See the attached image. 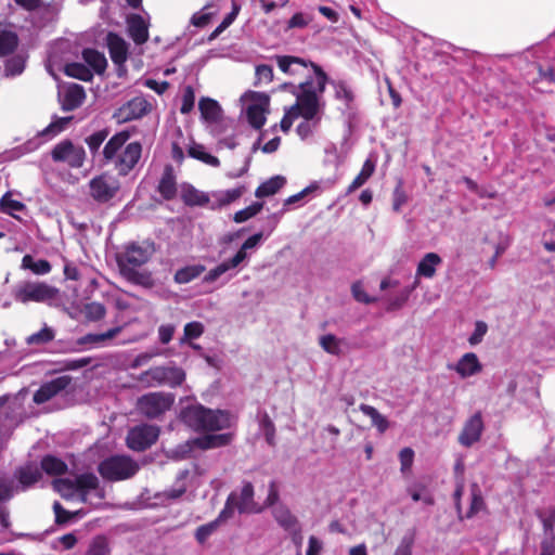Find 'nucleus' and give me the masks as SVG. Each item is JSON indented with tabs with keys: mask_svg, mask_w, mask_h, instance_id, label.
<instances>
[{
	"mask_svg": "<svg viewBox=\"0 0 555 555\" xmlns=\"http://www.w3.org/2000/svg\"><path fill=\"white\" fill-rule=\"evenodd\" d=\"M317 78L302 81L304 99L301 111L302 121L297 125L296 132L302 139H307L320 127L326 108L324 92L328 82V76L322 67H315Z\"/></svg>",
	"mask_w": 555,
	"mask_h": 555,
	"instance_id": "f257e3e1",
	"label": "nucleus"
},
{
	"mask_svg": "<svg viewBox=\"0 0 555 555\" xmlns=\"http://www.w3.org/2000/svg\"><path fill=\"white\" fill-rule=\"evenodd\" d=\"M130 134L120 131L108 139L102 150L104 164H112L119 176H128L139 164L142 156V144L138 141L128 144Z\"/></svg>",
	"mask_w": 555,
	"mask_h": 555,
	"instance_id": "f03ea898",
	"label": "nucleus"
},
{
	"mask_svg": "<svg viewBox=\"0 0 555 555\" xmlns=\"http://www.w3.org/2000/svg\"><path fill=\"white\" fill-rule=\"evenodd\" d=\"M182 420L190 428L198 433L219 431L233 425L229 412L211 410L202 404L186 408L182 412Z\"/></svg>",
	"mask_w": 555,
	"mask_h": 555,
	"instance_id": "7ed1b4c3",
	"label": "nucleus"
},
{
	"mask_svg": "<svg viewBox=\"0 0 555 555\" xmlns=\"http://www.w3.org/2000/svg\"><path fill=\"white\" fill-rule=\"evenodd\" d=\"M151 256L152 250L149 247L131 242L117 255V264L127 280L139 282L141 275L137 269L145 264Z\"/></svg>",
	"mask_w": 555,
	"mask_h": 555,
	"instance_id": "20e7f679",
	"label": "nucleus"
},
{
	"mask_svg": "<svg viewBox=\"0 0 555 555\" xmlns=\"http://www.w3.org/2000/svg\"><path fill=\"white\" fill-rule=\"evenodd\" d=\"M254 486L250 481H243L240 493L231 492L225 501L219 519H229L235 511L240 514H259L263 507L254 500Z\"/></svg>",
	"mask_w": 555,
	"mask_h": 555,
	"instance_id": "39448f33",
	"label": "nucleus"
},
{
	"mask_svg": "<svg viewBox=\"0 0 555 555\" xmlns=\"http://www.w3.org/2000/svg\"><path fill=\"white\" fill-rule=\"evenodd\" d=\"M140 466L128 455H112L99 464L100 475L108 481H119L133 477Z\"/></svg>",
	"mask_w": 555,
	"mask_h": 555,
	"instance_id": "423d86ee",
	"label": "nucleus"
},
{
	"mask_svg": "<svg viewBox=\"0 0 555 555\" xmlns=\"http://www.w3.org/2000/svg\"><path fill=\"white\" fill-rule=\"evenodd\" d=\"M137 380L145 387L167 385L175 388L183 384L185 373L177 366H153L142 372Z\"/></svg>",
	"mask_w": 555,
	"mask_h": 555,
	"instance_id": "0eeeda50",
	"label": "nucleus"
},
{
	"mask_svg": "<svg viewBox=\"0 0 555 555\" xmlns=\"http://www.w3.org/2000/svg\"><path fill=\"white\" fill-rule=\"evenodd\" d=\"M57 289L43 282H20L12 291L15 301L27 304L30 301L43 302L54 299Z\"/></svg>",
	"mask_w": 555,
	"mask_h": 555,
	"instance_id": "6e6552de",
	"label": "nucleus"
},
{
	"mask_svg": "<svg viewBox=\"0 0 555 555\" xmlns=\"http://www.w3.org/2000/svg\"><path fill=\"white\" fill-rule=\"evenodd\" d=\"M89 196L98 204H107L113 201L119 190L120 182L119 180L108 173L103 172L98 176H94L88 183Z\"/></svg>",
	"mask_w": 555,
	"mask_h": 555,
	"instance_id": "1a4fd4ad",
	"label": "nucleus"
},
{
	"mask_svg": "<svg viewBox=\"0 0 555 555\" xmlns=\"http://www.w3.org/2000/svg\"><path fill=\"white\" fill-rule=\"evenodd\" d=\"M175 403V396L165 392H150L138 399L137 408L147 418H157L169 411Z\"/></svg>",
	"mask_w": 555,
	"mask_h": 555,
	"instance_id": "9d476101",
	"label": "nucleus"
},
{
	"mask_svg": "<svg viewBox=\"0 0 555 555\" xmlns=\"http://www.w3.org/2000/svg\"><path fill=\"white\" fill-rule=\"evenodd\" d=\"M241 100L247 103L246 118L248 124L255 129H260L267 120L266 112L269 107V96L261 92L247 91Z\"/></svg>",
	"mask_w": 555,
	"mask_h": 555,
	"instance_id": "9b49d317",
	"label": "nucleus"
},
{
	"mask_svg": "<svg viewBox=\"0 0 555 555\" xmlns=\"http://www.w3.org/2000/svg\"><path fill=\"white\" fill-rule=\"evenodd\" d=\"M272 60L276 62V65L283 73L291 76H305L304 81L315 79V67H320L311 61L293 55H274Z\"/></svg>",
	"mask_w": 555,
	"mask_h": 555,
	"instance_id": "f8f14e48",
	"label": "nucleus"
},
{
	"mask_svg": "<svg viewBox=\"0 0 555 555\" xmlns=\"http://www.w3.org/2000/svg\"><path fill=\"white\" fill-rule=\"evenodd\" d=\"M51 157L54 162L65 163L70 168H81L86 160V151L70 140H63L53 147Z\"/></svg>",
	"mask_w": 555,
	"mask_h": 555,
	"instance_id": "ddd939ff",
	"label": "nucleus"
},
{
	"mask_svg": "<svg viewBox=\"0 0 555 555\" xmlns=\"http://www.w3.org/2000/svg\"><path fill=\"white\" fill-rule=\"evenodd\" d=\"M158 435L159 430L156 426H135L128 431L127 446L133 451H144L156 442Z\"/></svg>",
	"mask_w": 555,
	"mask_h": 555,
	"instance_id": "4468645a",
	"label": "nucleus"
},
{
	"mask_svg": "<svg viewBox=\"0 0 555 555\" xmlns=\"http://www.w3.org/2000/svg\"><path fill=\"white\" fill-rule=\"evenodd\" d=\"M483 430L485 424L482 414L480 411H477L465 421L459 435V442L465 448H470L480 440Z\"/></svg>",
	"mask_w": 555,
	"mask_h": 555,
	"instance_id": "2eb2a0df",
	"label": "nucleus"
},
{
	"mask_svg": "<svg viewBox=\"0 0 555 555\" xmlns=\"http://www.w3.org/2000/svg\"><path fill=\"white\" fill-rule=\"evenodd\" d=\"M282 89L291 91L296 98V102L285 109L284 116L280 122L282 131L287 132L294 120L300 116L299 111H301V100L304 99L302 81L298 85L285 82L282 85Z\"/></svg>",
	"mask_w": 555,
	"mask_h": 555,
	"instance_id": "dca6fc26",
	"label": "nucleus"
},
{
	"mask_svg": "<svg viewBox=\"0 0 555 555\" xmlns=\"http://www.w3.org/2000/svg\"><path fill=\"white\" fill-rule=\"evenodd\" d=\"M106 47L112 62L118 67H122L128 60L129 44L118 34L109 31L106 35Z\"/></svg>",
	"mask_w": 555,
	"mask_h": 555,
	"instance_id": "f3484780",
	"label": "nucleus"
},
{
	"mask_svg": "<svg viewBox=\"0 0 555 555\" xmlns=\"http://www.w3.org/2000/svg\"><path fill=\"white\" fill-rule=\"evenodd\" d=\"M68 385L69 378L67 376H60L47 382L34 393V402L42 404L65 390Z\"/></svg>",
	"mask_w": 555,
	"mask_h": 555,
	"instance_id": "a211bd4d",
	"label": "nucleus"
},
{
	"mask_svg": "<svg viewBox=\"0 0 555 555\" xmlns=\"http://www.w3.org/2000/svg\"><path fill=\"white\" fill-rule=\"evenodd\" d=\"M86 100V92L82 86L70 83L60 94L61 108L64 112H72L80 107Z\"/></svg>",
	"mask_w": 555,
	"mask_h": 555,
	"instance_id": "6ab92c4d",
	"label": "nucleus"
},
{
	"mask_svg": "<svg viewBox=\"0 0 555 555\" xmlns=\"http://www.w3.org/2000/svg\"><path fill=\"white\" fill-rule=\"evenodd\" d=\"M150 24L140 14H132L127 18V31L132 41L141 46L149 40Z\"/></svg>",
	"mask_w": 555,
	"mask_h": 555,
	"instance_id": "aec40b11",
	"label": "nucleus"
},
{
	"mask_svg": "<svg viewBox=\"0 0 555 555\" xmlns=\"http://www.w3.org/2000/svg\"><path fill=\"white\" fill-rule=\"evenodd\" d=\"M151 107V103L145 98L134 96L120 108V112L124 120L129 121L142 118Z\"/></svg>",
	"mask_w": 555,
	"mask_h": 555,
	"instance_id": "412c9836",
	"label": "nucleus"
},
{
	"mask_svg": "<svg viewBox=\"0 0 555 555\" xmlns=\"http://www.w3.org/2000/svg\"><path fill=\"white\" fill-rule=\"evenodd\" d=\"M247 259L248 253H244L243 250L238 249L237 253L232 258L227 259L219 263L218 266H216L215 268L210 269L205 276V281L209 283L215 282L222 274L240 267Z\"/></svg>",
	"mask_w": 555,
	"mask_h": 555,
	"instance_id": "4be33fe9",
	"label": "nucleus"
},
{
	"mask_svg": "<svg viewBox=\"0 0 555 555\" xmlns=\"http://www.w3.org/2000/svg\"><path fill=\"white\" fill-rule=\"evenodd\" d=\"M449 367L454 370L462 378L474 376L482 370V365L474 352L465 353L453 366Z\"/></svg>",
	"mask_w": 555,
	"mask_h": 555,
	"instance_id": "5701e85b",
	"label": "nucleus"
},
{
	"mask_svg": "<svg viewBox=\"0 0 555 555\" xmlns=\"http://www.w3.org/2000/svg\"><path fill=\"white\" fill-rule=\"evenodd\" d=\"M157 192L165 201H172L177 195V181L171 165L164 168L163 175L158 181Z\"/></svg>",
	"mask_w": 555,
	"mask_h": 555,
	"instance_id": "b1692460",
	"label": "nucleus"
},
{
	"mask_svg": "<svg viewBox=\"0 0 555 555\" xmlns=\"http://www.w3.org/2000/svg\"><path fill=\"white\" fill-rule=\"evenodd\" d=\"M233 437L232 433L205 435L193 439L191 443L201 450H208L229 446Z\"/></svg>",
	"mask_w": 555,
	"mask_h": 555,
	"instance_id": "393cba45",
	"label": "nucleus"
},
{
	"mask_svg": "<svg viewBox=\"0 0 555 555\" xmlns=\"http://www.w3.org/2000/svg\"><path fill=\"white\" fill-rule=\"evenodd\" d=\"M330 83L334 89L335 100L344 104V111H353L356 94L351 87L344 80H332Z\"/></svg>",
	"mask_w": 555,
	"mask_h": 555,
	"instance_id": "a878e982",
	"label": "nucleus"
},
{
	"mask_svg": "<svg viewBox=\"0 0 555 555\" xmlns=\"http://www.w3.org/2000/svg\"><path fill=\"white\" fill-rule=\"evenodd\" d=\"M81 55L86 66L92 70L93 75H102L105 73L107 68V60L104 53L92 48H86L82 50Z\"/></svg>",
	"mask_w": 555,
	"mask_h": 555,
	"instance_id": "bb28decb",
	"label": "nucleus"
},
{
	"mask_svg": "<svg viewBox=\"0 0 555 555\" xmlns=\"http://www.w3.org/2000/svg\"><path fill=\"white\" fill-rule=\"evenodd\" d=\"M272 516L278 525L286 532L300 526L297 517L284 504H278L273 507Z\"/></svg>",
	"mask_w": 555,
	"mask_h": 555,
	"instance_id": "cd10ccee",
	"label": "nucleus"
},
{
	"mask_svg": "<svg viewBox=\"0 0 555 555\" xmlns=\"http://www.w3.org/2000/svg\"><path fill=\"white\" fill-rule=\"evenodd\" d=\"M18 482L23 490H26L33 487L41 479V470L35 464H27L25 466L20 467L15 473Z\"/></svg>",
	"mask_w": 555,
	"mask_h": 555,
	"instance_id": "c85d7f7f",
	"label": "nucleus"
},
{
	"mask_svg": "<svg viewBox=\"0 0 555 555\" xmlns=\"http://www.w3.org/2000/svg\"><path fill=\"white\" fill-rule=\"evenodd\" d=\"M75 480L78 490V500L81 503H86L90 492L99 488V479L94 474L88 473L77 476Z\"/></svg>",
	"mask_w": 555,
	"mask_h": 555,
	"instance_id": "c756f323",
	"label": "nucleus"
},
{
	"mask_svg": "<svg viewBox=\"0 0 555 555\" xmlns=\"http://www.w3.org/2000/svg\"><path fill=\"white\" fill-rule=\"evenodd\" d=\"M442 259L436 253H427L418 262L416 275L425 279H431L436 274L437 267L441 264Z\"/></svg>",
	"mask_w": 555,
	"mask_h": 555,
	"instance_id": "7c9ffc66",
	"label": "nucleus"
},
{
	"mask_svg": "<svg viewBox=\"0 0 555 555\" xmlns=\"http://www.w3.org/2000/svg\"><path fill=\"white\" fill-rule=\"evenodd\" d=\"M181 199L186 206H205L209 203L207 194L198 191L189 183H183L181 185Z\"/></svg>",
	"mask_w": 555,
	"mask_h": 555,
	"instance_id": "2f4dec72",
	"label": "nucleus"
},
{
	"mask_svg": "<svg viewBox=\"0 0 555 555\" xmlns=\"http://www.w3.org/2000/svg\"><path fill=\"white\" fill-rule=\"evenodd\" d=\"M27 55L25 53H16L4 62V76L16 77L23 74L26 68Z\"/></svg>",
	"mask_w": 555,
	"mask_h": 555,
	"instance_id": "473e14b6",
	"label": "nucleus"
},
{
	"mask_svg": "<svg viewBox=\"0 0 555 555\" xmlns=\"http://www.w3.org/2000/svg\"><path fill=\"white\" fill-rule=\"evenodd\" d=\"M286 183L283 176H274L262 182L255 192L256 197L262 198L276 194Z\"/></svg>",
	"mask_w": 555,
	"mask_h": 555,
	"instance_id": "72a5a7b5",
	"label": "nucleus"
},
{
	"mask_svg": "<svg viewBox=\"0 0 555 555\" xmlns=\"http://www.w3.org/2000/svg\"><path fill=\"white\" fill-rule=\"evenodd\" d=\"M20 42L18 36L13 30L0 29V57L12 54Z\"/></svg>",
	"mask_w": 555,
	"mask_h": 555,
	"instance_id": "f704fd0d",
	"label": "nucleus"
},
{
	"mask_svg": "<svg viewBox=\"0 0 555 555\" xmlns=\"http://www.w3.org/2000/svg\"><path fill=\"white\" fill-rule=\"evenodd\" d=\"M73 118V116H54L52 121L39 133V135L44 137L47 140L54 138L67 128Z\"/></svg>",
	"mask_w": 555,
	"mask_h": 555,
	"instance_id": "c9c22d12",
	"label": "nucleus"
},
{
	"mask_svg": "<svg viewBox=\"0 0 555 555\" xmlns=\"http://www.w3.org/2000/svg\"><path fill=\"white\" fill-rule=\"evenodd\" d=\"M359 409L364 415L371 418L372 425L377 428L379 434H384L388 429V420L382 415L377 409L365 403L360 404Z\"/></svg>",
	"mask_w": 555,
	"mask_h": 555,
	"instance_id": "e433bc0d",
	"label": "nucleus"
},
{
	"mask_svg": "<svg viewBox=\"0 0 555 555\" xmlns=\"http://www.w3.org/2000/svg\"><path fill=\"white\" fill-rule=\"evenodd\" d=\"M202 117L207 121L218 120L221 108L216 100L210 98H202L198 103Z\"/></svg>",
	"mask_w": 555,
	"mask_h": 555,
	"instance_id": "4c0bfd02",
	"label": "nucleus"
},
{
	"mask_svg": "<svg viewBox=\"0 0 555 555\" xmlns=\"http://www.w3.org/2000/svg\"><path fill=\"white\" fill-rule=\"evenodd\" d=\"M64 74L68 77L76 78L82 81H91L93 79L92 70L86 64L72 62L67 63L64 67Z\"/></svg>",
	"mask_w": 555,
	"mask_h": 555,
	"instance_id": "58836bf2",
	"label": "nucleus"
},
{
	"mask_svg": "<svg viewBox=\"0 0 555 555\" xmlns=\"http://www.w3.org/2000/svg\"><path fill=\"white\" fill-rule=\"evenodd\" d=\"M22 268L30 270L38 275L48 274L52 267L46 259H35L31 255H25L22 259Z\"/></svg>",
	"mask_w": 555,
	"mask_h": 555,
	"instance_id": "ea45409f",
	"label": "nucleus"
},
{
	"mask_svg": "<svg viewBox=\"0 0 555 555\" xmlns=\"http://www.w3.org/2000/svg\"><path fill=\"white\" fill-rule=\"evenodd\" d=\"M115 326L100 334H89L87 340L92 344H101L116 337L130 322H121L118 317L114 320Z\"/></svg>",
	"mask_w": 555,
	"mask_h": 555,
	"instance_id": "a19ab883",
	"label": "nucleus"
},
{
	"mask_svg": "<svg viewBox=\"0 0 555 555\" xmlns=\"http://www.w3.org/2000/svg\"><path fill=\"white\" fill-rule=\"evenodd\" d=\"M41 469L48 475L57 476L66 473L67 465L54 455H46L41 460Z\"/></svg>",
	"mask_w": 555,
	"mask_h": 555,
	"instance_id": "79ce46f5",
	"label": "nucleus"
},
{
	"mask_svg": "<svg viewBox=\"0 0 555 555\" xmlns=\"http://www.w3.org/2000/svg\"><path fill=\"white\" fill-rule=\"evenodd\" d=\"M375 171V162L367 158L362 168L361 171L358 173V176L353 179V181L348 186L347 193H352L359 188H361L374 173Z\"/></svg>",
	"mask_w": 555,
	"mask_h": 555,
	"instance_id": "37998d69",
	"label": "nucleus"
},
{
	"mask_svg": "<svg viewBox=\"0 0 555 555\" xmlns=\"http://www.w3.org/2000/svg\"><path fill=\"white\" fill-rule=\"evenodd\" d=\"M26 209V205L21 201L14 199L10 192H7L0 199V210L12 217H17L18 212Z\"/></svg>",
	"mask_w": 555,
	"mask_h": 555,
	"instance_id": "c03bdc74",
	"label": "nucleus"
},
{
	"mask_svg": "<svg viewBox=\"0 0 555 555\" xmlns=\"http://www.w3.org/2000/svg\"><path fill=\"white\" fill-rule=\"evenodd\" d=\"M108 134H109V129L103 128V129H100V130L91 133L90 135H88L85 139V142L90 151V154L93 157H95L96 155L100 154V149H101L102 144L104 143V141L107 139Z\"/></svg>",
	"mask_w": 555,
	"mask_h": 555,
	"instance_id": "a18cd8bd",
	"label": "nucleus"
},
{
	"mask_svg": "<svg viewBox=\"0 0 555 555\" xmlns=\"http://www.w3.org/2000/svg\"><path fill=\"white\" fill-rule=\"evenodd\" d=\"M319 344L321 348L332 354V356H340L343 353L341 345L344 344V339L336 337L333 334H326L319 338Z\"/></svg>",
	"mask_w": 555,
	"mask_h": 555,
	"instance_id": "49530a36",
	"label": "nucleus"
},
{
	"mask_svg": "<svg viewBox=\"0 0 555 555\" xmlns=\"http://www.w3.org/2000/svg\"><path fill=\"white\" fill-rule=\"evenodd\" d=\"M75 479L62 478L54 481L55 490L65 500H72L78 498L77 485Z\"/></svg>",
	"mask_w": 555,
	"mask_h": 555,
	"instance_id": "de8ad7c7",
	"label": "nucleus"
},
{
	"mask_svg": "<svg viewBox=\"0 0 555 555\" xmlns=\"http://www.w3.org/2000/svg\"><path fill=\"white\" fill-rule=\"evenodd\" d=\"M205 270L203 266H186L176 271L175 282L178 284H186L194 279L198 278Z\"/></svg>",
	"mask_w": 555,
	"mask_h": 555,
	"instance_id": "09e8293b",
	"label": "nucleus"
},
{
	"mask_svg": "<svg viewBox=\"0 0 555 555\" xmlns=\"http://www.w3.org/2000/svg\"><path fill=\"white\" fill-rule=\"evenodd\" d=\"M231 3H232V8H231L230 13H228L223 17L222 22L212 31V34L210 36L211 38H216L217 36H219L222 31H224L228 27H230V25H232V23L236 20L237 15L242 9V3L238 0H231Z\"/></svg>",
	"mask_w": 555,
	"mask_h": 555,
	"instance_id": "8fccbe9b",
	"label": "nucleus"
},
{
	"mask_svg": "<svg viewBox=\"0 0 555 555\" xmlns=\"http://www.w3.org/2000/svg\"><path fill=\"white\" fill-rule=\"evenodd\" d=\"M245 191V186L241 185L229 190L218 191L214 193V197L220 206H225L238 199Z\"/></svg>",
	"mask_w": 555,
	"mask_h": 555,
	"instance_id": "3c124183",
	"label": "nucleus"
},
{
	"mask_svg": "<svg viewBox=\"0 0 555 555\" xmlns=\"http://www.w3.org/2000/svg\"><path fill=\"white\" fill-rule=\"evenodd\" d=\"M535 515L542 524L544 535L552 533L555 528V506L539 509Z\"/></svg>",
	"mask_w": 555,
	"mask_h": 555,
	"instance_id": "603ef678",
	"label": "nucleus"
},
{
	"mask_svg": "<svg viewBox=\"0 0 555 555\" xmlns=\"http://www.w3.org/2000/svg\"><path fill=\"white\" fill-rule=\"evenodd\" d=\"M189 155L195 159L202 160L203 163L214 167H218L220 164L219 159L216 156L208 153L205 146L202 144L191 145L189 149Z\"/></svg>",
	"mask_w": 555,
	"mask_h": 555,
	"instance_id": "864d4df0",
	"label": "nucleus"
},
{
	"mask_svg": "<svg viewBox=\"0 0 555 555\" xmlns=\"http://www.w3.org/2000/svg\"><path fill=\"white\" fill-rule=\"evenodd\" d=\"M485 507V501L481 495V491L477 483H473L470 487V505L467 511L466 517L472 518Z\"/></svg>",
	"mask_w": 555,
	"mask_h": 555,
	"instance_id": "5fc2aeb1",
	"label": "nucleus"
},
{
	"mask_svg": "<svg viewBox=\"0 0 555 555\" xmlns=\"http://www.w3.org/2000/svg\"><path fill=\"white\" fill-rule=\"evenodd\" d=\"M54 331L51 327L44 326L40 331L29 335L26 343L30 346H43L54 339Z\"/></svg>",
	"mask_w": 555,
	"mask_h": 555,
	"instance_id": "6e6d98bb",
	"label": "nucleus"
},
{
	"mask_svg": "<svg viewBox=\"0 0 555 555\" xmlns=\"http://www.w3.org/2000/svg\"><path fill=\"white\" fill-rule=\"evenodd\" d=\"M82 312L87 320L96 322L102 320L106 314L105 306L101 302L92 301L83 306Z\"/></svg>",
	"mask_w": 555,
	"mask_h": 555,
	"instance_id": "4d7b16f0",
	"label": "nucleus"
},
{
	"mask_svg": "<svg viewBox=\"0 0 555 555\" xmlns=\"http://www.w3.org/2000/svg\"><path fill=\"white\" fill-rule=\"evenodd\" d=\"M263 204L260 202H255L251 205L245 207L244 209H241L234 214L233 220L236 223H242L247 221L248 219L256 216L260 210L262 209Z\"/></svg>",
	"mask_w": 555,
	"mask_h": 555,
	"instance_id": "13d9d810",
	"label": "nucleus"
},
{
	"mask_svg": "<svg viewBox=\"0 0 555 555\" xmlns=\"http://www.w3.org/2000/svg\"><path fill=\"white\" fill-rule=\"evenodd\" d=\"M224 519H219V516L205 525L199 526L195 531V539L198 543L203 544L218 528L220 521Z\"/></svg>",
	"mask_w": 555,
	"mask_h": 555,
	"instance_id": "bf43d9fd",
	"label": "nucleus"
},
{
	"mask_svg": "<svg viewBox=\"0 0 555 555\" xmlns=\"http://www.w3.org/2000/svg\"><path fill=\"white\" fill-rule=\"evenodd\" d=\"M195 105V91L192 86H185L183 88L182 98H181V114H189L193 111Z\"/></svg>",
	"mask_w": 555,
	"mask_h": 555,
	"instance_id": "052dcab7",
	"label": "nucleus"
},
{
	"mask_svg": "<svg viewBox=\"0 0 555 555\" xmlns=\"http://www.w3.org/2000/svg\"><path fill=\"white\" fill-rule=\"evenodd\" d=\"M111 550L104 537H96L92 540L87 555H109Z\"/></svg>",
	"mask_w": 555,
	"mask_h": 555,
	"instance_id": "680f3d73",
	"label": "nucleus"
},
{
	"mask_svg": "<svg viewBox=\"0 0 555 555\" xmlns=\"http://www.w3.org/2000/svg\"><path fill=\"white\" fill-rule=\"evenodd\" d=\"M204 333V325L201 322L193 321L186 323L183 331V338L181 343L186 340H193L201 337Z\"/></svg>",
	"mask_w": 555,
	"mask_h": 555,
	"instance_id": "e2e57ef3",
	"label": "nucleus"
},
{
	"mask_svg": "<svg viewBox=\"0 0 555 555\" xmlns=\"http://www.w3.org/2000/svg\"><path fill=\"white\" fill-rule=\"evenodd\" d=\"M211 7V3H207L201 11L194 13L191 23L196 27H205L214 15V12L209 11Z\"/></svg>",
	"mask_w": 555,
	"mask_h": 555,
	"instance_id": "0e129e2a",
	"label": "nucleus"
},
{
	"mask_svg": "<svg viewBox=\"0 0 555 555\" xmlns=\"http://www.w3.org/2000/svg\"><path fill=\"white\" fill-rule=\"evenodd\" d=\"M255 75H256V82L255 85H259V83H270L272 82L273 80V68L271 65H267V64H259L256 66V69H255Z\"/></svg>",
	"mask_w": 555,
	"mask_h": 555,
	"instance_id": "69168bd1",
	"label": "nucleus"
},
{
	"mask_svg": "<svg viewBox=\"0 0 555 555\" xmlns=\"http://www.w3.org/2000/svg\"><path fill=\"white\" fill-rule=\"evenodd\" d=\"M261 430L269 446H275V426L271 418L266 414L260 422Z\"/></svg>",
	"mask_w": 555,
	"mask_h": 555,
	"instance_id": "338daca9",
	"label": "nucleus"
},
{
	"mask_svg": "<svg viewBox=\"0 0 555 555\" xmlns=\"http://www.w3.org/2000/svg\"><path fill=\"white\" fill-rule=\"evenodd\" d=\"M14 482L7 475H0V503L10 500L13 496Z\"/></svg>",
	"mask_w": 555,
	"mask_h": 555,
	"instance_id": "774afa93",
	"label": "nucleus"
}]
</instances>
